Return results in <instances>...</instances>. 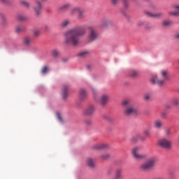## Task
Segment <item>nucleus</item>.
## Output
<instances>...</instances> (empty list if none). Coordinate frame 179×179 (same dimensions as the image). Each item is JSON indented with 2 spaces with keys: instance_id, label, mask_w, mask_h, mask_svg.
I'll return each instance as SVG.
<instances>
[{
  "instance_id": "f257e3e1",
  "label": "nucleus",
  "mask_w": 179,
  "mask_h": 179,
  "mask_svg": "<svg viewBox=\"0 0 179 179\" xmlns=\"http://www.w3.org/2000/svg\"><path fill=\"white\" fill-rule=\"evenodd\" d=\"M85 34H86V29L80 26L76 27L64 34V43L76 47L79 45V37H82Z\"/></svg>"
},
{
  "instance_id": "f03ea898",
  "label": "nucleus",
  "mask_w": 179,
  "mask_h": 179,
  "mask_svg": "<svg viewBox=\"0 0 179 179\" xmlns=\"http://www.w3.org/2000/svg\"><path fill=\"white\" fill-rule=\"evenodd\" d=\"M162 80L159 79L157 76H152L150 78V82L152 85H157V86H163L164 85V80L169 79V75H167V71L162 70L161 71Z\"/></svg>"
},
{
  "instance_id": "7ed1b4c3",
  "label": "nucleus",
  "mask_w": 179,
  "mask_h": 179,
  "mask_svg": "<svg viewBox=\"0 0 179 179\" xmlns=\"http://www.w3.org/2000/svg\"><path fill=\"white\" fill-rule=\"evenodd\" d=\"M156 162H157V158L156 157H151L146 162L141 164L140 169L144 171H148L155 167Z\"/></svg>"
},
{
  "instance_id": "20e7f679",
  "label": "nucleus",
  "mask_w": 179,
  "mask_h": 179,
  "mask_svg": "<svg viewBox=\"0 0 179 179\" xmlns=\"http://www.w3.org/2000/svg\"><path fill=\"white\" fill-rule=\"evenodd\" d=\"M131 155L136 160H143L146 159L148 155L146 154L141 153V147H134L131 150Z\"/></svg>"
},
{
  "instance_id": "39448f33",
  "label": "nucleus",
  "mask_w": 179,
  "mask_h": 179,
  "mask_svg": "<svg viewBox=\"0 0 179 179\" xmlns=\"http://www.w3.org/2000/svg\"><path fill=\"white\" fill-rule=\"evenodd\" d=\"M94 99H95L97 103H101V106H106L108 101L110 100V96L104 94H103L100 99L97 98V93L96 92V90H92Z\"/></svg>"
},
{
  "instance_id": "423d86ee",
  "label": "nucleus",
  "mask_w": 179,
  "mask_h": 179,
  "mask_svg": "<svg viewBox=\"0 0 179 179\" xmlns=\"http://www.w3.org/2000/svg\"><path fill=\"white\" fill-rule=\"evenodd\" d=\"M139 113V110L134 105H129L126 106L124 110V115L129 117V115H136Z\"/></svg>"
},
{
  "instance_id": "0eeeda50",
  "label": "nucleus",
  "mask_w": 179,
  "mask_h": 179,
  "mask_svg": "<svg viewBox=\"0 0 179 179\" xmlns=\"http://www.w3.org/2000/svg\"><path fill=\"white\" fill-rule=\"evenodd\" d=\"M158 146L163 149H171L173 148V143L167 138H161L158 141Z\"/></svg>"
},
{
  "instance_id": "6e6552de",
  "label": "nucleus",
  "mask_w": 179,
  "mask_h": 179,
  "mask_svg": "<svg viewBox=\"0 0 179 179\" xmlns=\"http://www.w3.org/2000/svg\"><path fill=\"white\" fill-rule=\"evenodd\" d=\"M90 33L88 34V41L90 43H92L93 41H96L97 38H99V34H97V31L94 30L92 27H90Z\"/></svg>"
},
{
  "instance_id": "1a4fd4ad",
  "label": "nucleus",
  "mask_w": 179,
  "mask_h": 179,
  "mask_svg": "<svg viewBox=\"0 0 179 179\" xmlns=\"http://www.w3.org/2000/svg\"><path fill=\"white\" fill-rule=\"evenodd\" d=\"M96 111V108L93 105H90L87 108H85L83 110V115H87V117H90L94 114V112Z\"/></svg>"
},
{
  "instance_id": "9d476101",
  "label": "nucleus",
  "mask_w": 179,
  "mask_h": 179,
  "mask_svg": "<svg viewBox=\"0 0 179 179\" xmlns=\"http://www.w3.org/2000/svg\"><path fill=\"white\" fill-rule=\"evenodd\" d=\"M145 15H147L148 17H153L154 19H162V17H164V13L163 12L154 13L152 12L146 11Z\"/></svg>"
},
{
  "instance_id": "9b49d317",
  "label": "nucleus",
  "mask_w": 179,
  "mask_h": 179,
  "mask_svg": "<svg viewBox=\"0 0 179 179\" xmlns=\"http://www.w3.org/2000/svg\"><path fill=\"white\" fill-rule=\"evenodd\" d=\"M34 10L36 15V16H40V13H41V2L38 0L35 1V5L34 6Z\"/></svg>"
},
{
  "instance_id": "f8f14e48",
  "label": "nucleus",
  "mask_w": 179,
  "mask_h": 179,
  "mask_svg": "<svg viewBox=\"0 0 179 179\" xmlns=\"http://www.w3.org/2000/svg\"><path fill=\"white\" fill-rule=\"evenodd\" d=\"M78 97L80 101H85V100H86V99L87 98V92H86L85 89H81L79 91Z\"/></svg>"
},
{
  "instance_id": "ddd939ff",
  "label": "nucleus",
  "mask_w": 179,
  "mask_h": 179,
  "mask_svg": "<svg viewBox=\"0 0 179 179\" xmlns=\"http://www.w3.org/2000/svg\"><path fill=\"white\" fill-rule=\"evenodd\" d=\"M108 148V144H94L92 145V149L94 150H104Z\"/></svg>"
},
{
  "instance_id": "4468645a",
  "label": "nucleus",
  "mask_w": 179,
  "mask_h": 179,
  "mask_svg": "<svg viewBox=\"0 0 179 179\" xmlns=\"http://www.w3.org/2000/svg\"><path fill=\"white\" fill-rule=\"evenodd\" d=\"M69 89V86L64 85L62 90V96L63 99H66L68 97V90Z\"/></svg>"
},
{
  "instance_id": "2eb2a0df",
  "label": "nucleus",
  "mask_w": 179,
  "mask_h": 179,
  "mask_svg": "<svg viewBox=\"0 0 179 179\" xmlns=\"http://www.w3.org/2000/svg\"><path fill=\"white\" fill-rule=\"evenodd\" d=\"M71 3H66L57 8V12H66L69 9Z\"/></svg>"
},
{
  "instance_id": "dca6fc26",
  "label": "nucleus",
  "mask_w": 179,
  "mask_h": 179,
  "mask_svg": "<svg viewBox=\"0 0 179 179\" xmlns=\"http://www.w3.org/2000/svg\"><path fill=\"white\" fill-rule=\"evenodd\" d=\"M23 43L24 45L29 46L31 45V44H33V40H31V38L26 36L23 39Z\"/></svg>"
},
{
  "instance_id": "f3484780",
  "label": "nucleus",
  "mask_w": 179,
  "mask_h": 179,
  "mask_svg": "<svg viewBox=\"0 0 179 179\" xmlns=\"http://www.w3.org/2000/svg\"><path fill=\"white\" fill-rule=\"evenodd\" d=\"M121 178H122V170L117 169L115 170L114 179H121Z\"/></svg>"
},
{
  "instance_id": "a211bd4d",
  "label": "nucleus",
  "mask_w": 179,
  "mask_h": 179,
  "mask_svg": "<svg viewBox=\"0 0 179 179\" xmlns=\"http://www.w3.org/2000/svg\"><path fill=\"white\" fill-rule=\"evenodd\" d=\"M154 127L157 129H161V128H162L163 127V122H162V120H155L154 122Z\"/></svg>"
},
{
  "instance_id": "6ab92c4d",
  "label": "nucleus",
  "mask_w": 179,
  "mask_h": 179,
  "mask_svg": "<svg viewBox=\"0 0 179 179\" xmlns=\"http://www.w3.org/2000/svg\"><path fill=\"white\" fill-rule=\"evenodd\" d=\"M20 5H21V6H23L24 8H26L27 9H29V8H30V3L24 0L20 1Z\"/></svg>"
},
{
  "instance_id": "aec40b11",
  "label": "nucleus",
  "mask_w": 179,
  "mask_h": 179,
  "mask_svg": "<svg viewBox=\"0 0 179 179\" xmlns=\"http://www.w3.org/2000/svg\"><path fill=\"white\" fill-rule=\"evenodd\" d=\"M79 10H80V7H75L71 9L70 15L71 16H75L77 13H79Z\"/></svg>"
},
{
  "instance_id": "412c9836",
  "label": "nucleus",
  "mask_w": 179,
  "mask_h": 179,
  "mask_svg": "<svg viewBox=\"0 0 179 179\" xmlns=\"http://www.w3.org/2000/svg\"><path fill=\"white\" fill-rule=\"evenodd\" d=\"M77 17L79 20H82V19H85V10H83V9L82 8L80 9Z\"/></svg>"
},
{
  "instance_id": "4be33fe9",
  "label": "nucleus",
  "mask_w": 179,
  "mask_h": 179,
  "mask_svg": "<svg viewBox=\"0 0 179 179\" xmlns=\"http://www.w3.org/2000/svg\"><path fill=\"white\" fill-rule=\"evenodd\" d=\"M71 24V20H64L62 22L60 26L62 28L68 27Z\"/></svg>"
},
{
  "instance_id": "5701e85b",
  "label": "nucleus",
  "mask_w": 179,
  "mask_h": 179,
  "mask_svg": "<svg viewBox=\"0 0 179 179\" xmlns=\"http://www.w3.org/2000/svg\"><path fill=\"white\" fill-rule=\"evenodd\" d=\"M171 103L174 107H178L179 106V99L177 97H174L171 99Z\"/></svg>"
},
{
  "instance_id": "b1692460",
  "label": "nucleus",
  "mask_w": 179,
  "mask_h": 179,
  "mask_svg": "<svg viewBox=\"0 0 179 179\" xmlns=\"http://www.w3.org/2000/svg\"><path fill=\"white\" fill-rule=\"evenodd\" d=\"M162 26H164V27H167L169 26H171V24H173V22H171V20H165L162 22Z\"/></svg>"
},
{
  "instance_id": "393cba45",
  "label": "nucleus",
  "mask_w": 179,
  "mask_h": 179,
  "mask_svg": "<svg viewBox=\"0 0 179 179\" xmlns=\"http://www.w3.org/2000/svg\"><path fill=\"white\" fill-rule=\"evenodd\" d=\"M109 24H111V21L109 20H103L101 22V27H107V26H109Z\"/></svg>"
},
{
  "instance_id": "a878e982",
  "label": "nucleus",
  "mask_w": 179,
  "mask_h": 179,
  "mask_svg": "<svg viewBox=\"0 0 179 179\" xmlns=\"http://www.w3.org/2000/svg\"><path fill=\"white\" fill-rule=\"evenodd\" d=\"M87 164L89 167L93 168L94 167V162L91 158H88L87 159Z\"/></svg>"
},
{
  "instance_id": "bb28decb",
  "label": "nucleus",
  "mask_w": 179,
  "mask_h": 179,
  "mask_svg": "<svg viewBox=\"0 0 179 179\" xmlns=\"http://www.w3.org/2000/svg\"><path fill=\"white\" fill-rule=\"evenodd\" d=\"M122 105L124 106V107H128V106H132L131 104V101L129 100L125 99L122 101Z\"/></svg>"
},
{
  "instance_id": "cd10ccee",
  "label": "nucleus",
  "mask_w": 179,
  "mask_h": 179,
  "mask_svg": "<svg viewBox=\"0 0 179 179\" xmlns=\"http://www.w3.org/2000/svg\"><path fill=\"white\" fill-rule=\"evenodd\" d=\"M15 31L16 33H22V31H24V27L18 25L15 27Z\"/></svg>"
},
{
  "instance_id": "c85d7f7f",
  "label": "nucleus",
  "mask_w": 179,
  "mask_h": 179,
  "mask_svg": "<svg viewBox=\"0 0 179 179\" xmlns=\"http://www.w3.org/2000/svg\"><path fill=\"white\" fill-rule=\"evenodd\" d=\"M17 20H20V22H24V20H27V17L23 15H19L17 17Z\"/></svg>"
},
{
  "instance_id": "c756f323",
  "label": "nucleus",
  "mask_w": 179,
  "mask_h": 179,
  "mask_svg": "<svg viewBox=\"0 0 179 179\" xmlns=\"http://www.w3.org/2000/svg\"><path fill=\"white\" fill-rule=\"evenodd\" d=\"M48 71V67L47 66H44L43 67H42L41 70V73L42 75H45V73H47Z\"/></svg>"
},
{
  "instance_id": "7c9ffc66",
  "label": "nucleus",
  "mask_w": 179,
  "mask_h": 179,
  "mask_svg": "<svg viewBox=\"0 0 179 179\" xmlns=\"http://www.w3.org/2000/svg\"><path fill=\"white\" fill-rule=\"evenodd\" d=\"M59 55V52L57 50H53L52 51V57H53L54 58H57V57Z\"/></svg>"
},
{
  "instance_id": "2f4dec72",
  "label": "nucleus",
  "mask_w": 179,
  "mask_h": 179,
  "mask_svg": "<svg viewBox=\"0 0 179 179\" xmlns=\"http://www.w3.org/2000/svg\"><path fill=\"white\" fill-rule=\"evenodd\" d=\"M105 120L108 122H110V124H113L114 122V118H113L110 116H106L105 117Z\"/></svg>"
},
{
  "instance_id": "473e14b6",
  "label": "nucleus",
  "mask_w": 179,
  "mask_h": 179,
  "mask_svg": "<svg viewBox=\"0 0 179 179\" xmlns=\"http://www.w3.org/2000/svg\"><path fill=\"white\" fill-rule=\"evenodd\" d=\"M139 139H141V134H136V136L131 138V141L132 142H136Z\"/></svg>"
},
{
  "instance_id": "72a5a7b5",
  "label": "nucleus",
  "mask_w": 179,
  "mask_h": 179,
  "mask_svg": "<svg viewBox=\"0 0 179 179\" xmlns=\"http://www.w3.org/2000/svg\"><path fill=\"white\" fill-rule=\"evenodd\" d=\"M171 16H179V11H171L169 13Z\"/></svg>"
},
{
  "instance_id": "f704fd0d",
  "label": "nucleus",
  "mask_w": 179,
  "mask_h": 179,
  "mask_svg": "<svg viewBox=\"0 0 179 179\" xmlns=\"http://www.w3.org/2000/svg\"><path fill=\"white\" fill-rule=\"evenodd\" d=\"M110 154H105L101 156V159H103V160H107V159H110Z\"/></svg>"
},
{
  "instance_id": "c9c22d12",
  "label": "nucleus",
  "mask_w": 179,
  "mask_h": 179,
  "mask_svg": "<svg viewBox=\"0 0 179 179\" xmlns=\"http://www.w3.org/2000/svg\"><path fill=\"white\" fill-rule=\"evenodd\" d=\"M41 34V31L38 29H36L35 31H34V36L35 37H38V36H40Z\"/></svg>"
},
{
  "instance_id": "e433bc0d",
  "label": "nucleus",
  "mask_w": 179,
  "mask_h": 179,
  "mask_svg": "<svg viewBox=\"0 0 179 179\" xmlns=\"http://www.w3.org/2000/svg\"><path fill=\"white\" fill-rule=\"evenodd\" d=\"M1 1V3H3V5H10L11 2L10 0H0Z\"/></svg>"
},
{
  "instance_id": "4c0bfd02",
  "label": "nucleus",
  "mask_w": 179,
  "mask_h": 179,
  "mask_svg": "<svg viewBox=\"0 0 179 179\" xmlns=\"http://www.w3.org/2000/svg\"><path fill=\"white\" fill-rule=\"evenodd\" d=\"M164 134L166 136H170L171 135V131H170V129H166L164 131Z\"/></svg>"
},
{
  "instance_id": "58836bf2",
  "label": "nucleus",
  "mask_w": 179,
  "mask_h": 179,
  "mask_svg": "<svg viewBox=\"0 0 179 179\" xmlns=\"http://www.w3.org/2000/svg\"><path fill=\"white\" fill-rule=\"evenodd\" d=\"M150 94H144V99L145 100H150Z\"/></svg>"
},
{
  "instance_id": "ea45409f",
  "label": "nucleus",
  "mask_w": 179,
  "mask_h": 179,
  "mask_svg": "<svg viewBox=\"0 0 179 179\" xmlns=\"http://www.w3.org/2000/svg\"><path fill=\"white\" fill-rule=\"evenodd\" d=\"M131 78H136V76H138V72H136V71L131 72Z\"/></svg>"
},
{
  "instance_id": "a19ab883",
  "label": "nucleus",
  "mask_w": 179,
  "mask_h": 179,
  "mask_svg": "<svg viewBox=\"0 0 179 179\" xmlns=\"http://www.w3.org/2000/svg\"><path fill=\"white\" fill-rule=\"evenodd\" d=\"M143 135H145V136H149V135H150V133L149 132L148 130H144Z\"/></svg>"
},
{
  "instance_id": "79ce46f5",
  "label": "nucleus",
  "mask_w": 179,
  "mask_h": 179,
  "mask_svg": "<svg viewBox=\"0 0 179 179\" xmlns=\"http://www.w3.org/2000/svg\"><path fill=\"white\" fill-rule=\"evenodd\" d=\"M138 26H143L145 24V22L140 20L137 22Z\"/></svg>"
},
{
  "instance_id": "37998d69",
  "label": "nucleus",
  "mask_w": 179,
  "mask_h": 179,
  "mask_svg": "<svg viewBox=\"0 0 179 179\" xmlns=\"http://www.w3.org/2000/svg\"><path fill=\"white\" fill-rule=\"evenodd\" d=\"M85 124L87 125H92V121L89 120H85Z\"/></svg>"
},
{
  "instance_id": "c03bdc74",
  "label": "nucleus",
  "mask_w": 179,
  "mask_h": 179,
  "mask_svg": "<svg viewBox=\"0 0 179 179\" xmlns=\"http://www.w3.org/2000/svg\"><path fill=\"white\" fill-rule=\"evenodd\" d=\"M111 3H113V5H117L118 0H111Z\"/></svg>"
},
{
  "instance_id": "a18cd8bd",
  "label": "nucleus",
  "mask_w": 179,
  "mask_h": 179,
  "mask_svg": "<svg viewBox=\"0 0 179 179\" xmlns=\"http://www.w3.org/2000/svg\"><path fill=\"white\" fill-rule=\"evenodd\" d=\"M124 8H128L129 6V4L128 2H127V1H124Z\"/></svg>"
},
{
  "instance_id": "49530a36",
  "label": "nucleus",
  "mask_w": 179,
  "mask_h": 179,
  "mask_svg": "<svg viewBox=\"0 0 179 179\" xmlns=\"http://www.w3.org/2000/svg\"><path fill=\"white\" fill-rule=\"evenodd\" d=\"M87 54V52H82L81 53L79 54L80 57H84V55H86Z\"/></svg>"
},
{
  "instance_id": "de8ad7c7",
  "label": "nucleus",
  "mask_w": 179,
  "mask_h": 179,
  "mask_svg": "<svg viewBox=\"0 0 179 179\" xmlns=\"http://www.w3.org/2000/svg\"><path fill=\"white\" fill-rule=\"evenodd\" d=\"M174 9H176L177 10H179V4H175L173 6Z\"/></svg>"
},
{
  "instance_id": "09e8293b",
  "label": "nucleus",
  "mask_w": 179,
  "mask_h": 179,
  "mask_svg": "<svg viewBox=\"0 0 179 179\" xmlns=\"http://www.w3.org/2000/svg\"><path fill=\"white\" fill-rule=\"evenodd\" d=\"M171 108V106L170 105H165V108H166V110H169Z\"/></svg>"
},
{
  "instance_id": "8fccbe9b",
  "label": "nucleus",
  "mask_w": 179,
  "mask_h": 179,
  "mask_svg": "<svg viewBox=\"0 0 179 179\" xmlns=\"http://www.w3.org/2000/svg\"><path fill=\"white\" fill-rule=\"evenodd\" d=\"M57 118L59 120V121H61V120H62V119H61V115L57 114Z\"/></svg>"
},
{
  "instance_id": "3c124183",
  "label": "nucleus",
  "mask_w": 179,
  "mask_h": 179,
  "mask_svg": "<svg viewBox=\"0 0 179 179\" xmlns=\"http://www.w3.org/2000/svg\"><path fill=\"white\" fill-rule=\"evenodd\" d=\"M146 29H147L148 30H149V29H150V27H146Z\"/></svg>"
},
{
  "instance_id": "603ef678",
  "label": "nucleus",
  "mask_w": 179,
  "mask_h": 179,
  "mask_svg": "<svg viewBox=\"0 0 179 179\" xmlns=\"http://www.w3.org/2000/svg\"><path fill=\"white\" fill-rule=\"evenodd\" d=\"M42 1H45V0H41Z\"/></svg>"
},
{
  "instance_id": "864d4df0",
  "label": "nucleus",
  "mask_w": 179,
  "mask_h": 179,
  "mask_svg": "<svg viewBox=\"0 0 179 179\" xmlns=\"http://www.w3.org/2000/svg\"><path fill=\"white\" fill-rule=\"evenodd\" d=\"M145 1H149V0H145Z\"/></svg>"
}]
</instances>
